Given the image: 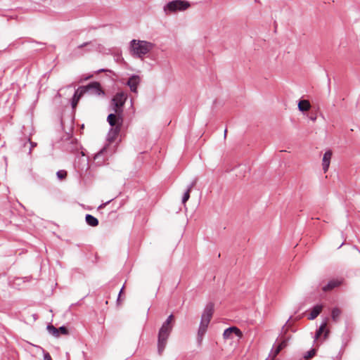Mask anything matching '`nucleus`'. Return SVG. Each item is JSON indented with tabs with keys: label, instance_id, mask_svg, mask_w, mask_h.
Wrapping results in <instances>:
<instances>
[{
	"label": "nucleus",
	"instance_id": "nucleus-16",
	"mask_svg": "<svg viewBox=\"0 0 360 360\" xmlns=\"http://www.w3.org/2000/svg\"><path fill=\"white\" fill-rule=\"evenodd\" d=\"M341 284V281L338 280H331L330 281L327 285H324L322 290L325 292L331 290L336 287H338Z\"/></svg>",
	"mask_w": 360,
	"mask_h": 360
},
{
	"label": "nucleus",
	"instance_id": "nucleus-33",
	"mask_svg": "<svg viewBox=\"0 0 360 360\" xmlns=\"http://www.w3.org/2000/svg\"><path fill=\"white\" fill-rule=\"evenodd\" d=\"M226 133H227V129H225V131H224V137H225V138H226Z\"/></svg>",
	"mask_w": 360,
	"mask_h": 360
},
{
	"label": "nucleus",
	"instance_id": "nucleus-25",
	"mask_svg": "<svg viewBox=\"0 0 360 360\" xmlns=\"http://www.w3.org/2000/svg\"><path fill=\"white\" fill-rule=\"evenodd\" d=\"M58 333L63 334V335H68L69 332L66 327L65 326H60L58 328Z\"/></svg>",
	"mask_w": 360,
	"mask_h": 360
},
{
	"label": "nucleus",
	"instance_id": "nucleus-14",
	"mask_svg": "<svg viewBox=\"0 0 360 360\" xmlns=\"http://www.w3.org/2000/svg\"><path fill=\"white\" fill-rule=\"evenodd\" d=\"M121 127H111V129H110L108 134V140L110 142H113L117 136H118L120 131Z\"/></svg>",
	"mask_w": 360,
	"mask_h": 360
},
{
	"label": "nucleus",
	"instance_id": "nucleus-9",
	"mask_svg": "<svg viewBox=\"0 0 360 360\" xmlns=\"http://www.w3.org/2000/svg\"><path fill=\"white\" fill-rule=\"evenodd\" d=\"M214 313V304L212 302H209L206 304L203 313L201 316V319L210 322V320L212 317Z\"/></svg>",
	"mask_w": 360,
	"mask_h": 360
},
{
	"label": "nucleus",
	"instance_id": "nucleus-10",
	"mask_svg": "<svg viewBox=\"0 0 360 360\" xmlns=\"http://www.w3.org/2000/svg\"><path fill=\"white\" fill-rule=\"evenodd\" d=\"M333 153L330 150H327L324 154L322 160V166L324 173H326L329 168L330 160Z\"/></svg>",
	"mask_w": 360,
	"mask_h": 360
},
{
	"label": "nucleus",
	"instance_id": "nucleus-21",
	"mask_svg": "<svg viewBox=\"0 0 360 360\" xmlns=\"http://www.w3.org/2000/svg\"><path fill=\"white\" fill-rule=\"evenodd\" d=\"M326 326H327L326 321H324L321 324L319 328L316 330V334H315L316 340L318 339L322 335V333L325 331Z\"/></svg>",
	"mask_w": 360,
	"mask_h": 360
},
{
	"label": "nucleus",
	"instance_id": "nucleus-4",
	"mask_svg": "<svg viewBox=\"0 0 360 360\" xmlns=\"http://www.w3.org/2000/svg\"><path fill=\"white\" fill-rule=\"evenodd\" d=\"M127 98V95L124 92H117L112 98V110L115 112L123 113V107Z\"/></svg>",
	"mask_w": 360,
	"mask_h": 360
},
{
	"label": "nucleus",
	"instance_id": "nucleus-11",
	"mask_svg": "<svg viewBox=\"0 0 360 360\" xmlns=\"http://www.w3.org/2000/svg\"><path fill=\"white\" fill-rule=\"evenodd\" d=\"M209 323L210 322L201 319L198 331V340L199 342L202 341V338L207 331Z\"/></svg>",
	"mask_w": 360,
	"mask_h": 360
},
{
	"label": "nucleus",
	"instance_id": "nucleus-24",
	"mask_svg": "<svg viewBox=\"0 0 360 360\" xmlns=\"http://www.w3.org/2000/svg\"><path fill=\"white\" fill-rule=\"evenodd\" d=\"M316 354V350L314 349H311V350L307 352L304 355V359L312 358Z\"/></svg>",
	"mask_w": 360,
	"mask_h": 360
},
{
	"label": "nucleus",
	"instance_id": "nucleus-3",
	"mask_svg": "<svg viewBox=\"0 0 360 360\" xmlns=\"http://www.w3.org/2000/svg\"><path fill=\"white\" fill-rule=\"evenodd\" d=\"M191 6L189 1L186 0H173L167 3L163 11L166 15H170L178 11H184Z\"/></svg>",
	"mask_w": 360,
	"mask_h": 360
},
{
	"label": "nucleus",
	"instance_id": "nucleus-13",
	"mask_svg": "<svg viewBox=\"0 0 360 360\" xmlns=\"http://www.w3.org/2000/svg\"><path fill=\"white\" fill-rule=\"evenodd\" d=\"M85 93L82 86H80L78 89L75 91L71 102L72 108H75L77 106L80 98Z\"/></svg>",
	"mask_w": 360,
	"mask_h": 360
},
{
	"label": "nucleus",
	"instance_id": "nucleus-19",
	"mask_svg": "<svg viewBox=\"0 0 360 360\" xmlns=\"http://www.w3.org/2000/svg\"><path fill=\"white\" fill-rule=\"evenodd\" d=\"M310 108V103L307 100H302L298 103V109L302 112L307 111Z\"/></svg>",
	"mask_w": 360,
	"mask_h": 360
},
{
	"label": "nucleus",
	"instance_id": "nucleus-17",
	"mask_svg": "<svg viewBox=\"0 0 360 360\" xmlns=\"http://www.w3.org/2000/svg\"><path fill=\"white\" fill-rule=\"evenodd\" d=\"M196 183V181H193L187 188L186 191L184 193L183 197H182V203L185 204L190 198V193L192 190V188L195 186Z\"/></svg>",
	"mask_w": 360,
	"mask_h": 360
},
{
	"label": "nucleus",
	"instance_id": "nucleus-12",
	"mask_svg": "<svg viewBox=\"0 0 360 360\" xmlns=\"http://www.w3.org/2000/svg\"><path fill=\"white\" fill-rule=\"evenodd\" d=\"M140 82V77L137 75H132L129 77L127 82V85L133 92L137 91V86Z\"/></svg>",
	"mask_w": 360,
	"mask_h": 360
},
{
	"label": "nucleus",
	"instance_id": "nucleus-7",
	"mask_svg": "<svg viewBox=\"0 0 360 360\" xmlns=\"http://www.w3.org/2000/svg\"><path fill=\"white\" fill-rule=\"evenodd\" d=\"M84 93L89 92L91 94L96 96L104 95V91L102 90L100 83L97 82H91L86 86H82Z\"/></svg>",
	"mask_w": 360,
	"mask_h": 360
},
{
	"label": "nucleus",
	"instance_id": "nucleus-30",
	"mask_svg": "<svg viewBox=\"0 0 360 360\" xmlns=\"http://www.w3.org/2000/svg\"><path fill=\"white\" fill-rule=\"evenodd\" d=\"M108 71V70H105V69H101L98 71V72H107Z\"/></svg>",
	"mask_w": 360,
	"mask_h": 360
},
{
	"label": "nucleus",
	"instance_id": "nucleus-28",
	"mask_svg": "<svg viewBox=\"0 0 360 360\" xmlns=\"http://www.w3.org/2000/svg\"><path fill=\"white\" fill-rule=\"evenodd\" d=\"M29 141H30L29 140ZM30 145H31V147H30V151H29V153H31V150H32V148H34V147H35V146H37V144H36L35 143H32V142H30Z\"/></svg>",
	"mask_w": 360,
	"mask_h": 360
},
{
	"label": "nucleus",
	"instance_id": "nucleus-36",
	"mask_svg": "<svg viewBox=\"0 0 360 360\" xmlns=\"http://www.w3.org/2000/svg\"><path fill=\"white\" fill-rule=\"evenodd\" d=\"M290 319L287 320L285 325L289 322Z\"/></svg>",
	"mask_w": 360,
	"mask_h": 360
},
{
	"label": "nucleus",
	"instance_id": "nucleus-34",
	"mask_svg": "<svg viewBox=\"0 0 360 360\" xmlns=\"http://www.w3.org/2000/svg\"><path fill=\"white\" fill-rule=\"evenodd\" d=\"M316 117H311V120H313V121H315V120H316Z\"/></svg>",
	"mask_w": 360,
	"mask_h": 360
},
{
	"label": "nucleus",
	"instance_id": "nucleus-23",
	"mask_svg": "<svg viewBox=\"0 0 360 360\" xmlns=\"http://www.w3.org/2000/svg\"><path fill=\"white\" fill-rule=\"evenodd\" d=\"M56 175L60 180H63L67 176V172L65 170H59L57 172Z\"/></svg>",
	"mask_w": 360,
	"mask_h": 360
},
{
	"label": "nucleus",
	"instance_id": "nucleus-32",
	"mask_svg": "<svg viewBox=\"0 0 360 360\" xmlns=\"http://www.w3.org/2000/svg\"><path fill=\"white\" fill-rule=\"evenodd\" d=\"M328 333H329V331H328V330H326V332H325V335H324L325 338H326V337H327V335H328Z\"/></svg>",
	"mask_w": 360,
	"mask_h": 360
},
{
	"label": "nucleus",
	"instance_id": "nucleus-1",
	"mask_svg": "<svg viewBox=\"0 0 360 360\" xmlns=\"http://www.w3.org/2000/svg\"><path fill=\"white\" fill-rule=\"evenodd\" d=\"M174 326V316L170 314L166 321L162 323L158 332V352L160 355L163 352L167 339L172 330Z\"/></svg>",
	"mask_w": 360,
	"mask_h": 360
},
{
	"label": "nucleus",
	"instance_id": "nucleus-8",
	"mask_svg": "<svg viewBox=\"0 0 360 360\" xmlns=\"http://www.w3.org/2000/svg\"><path fill=\"white\" fill-rule=\"evenodd\" d=\"M233 335L238 338H241L243 336V333L238 328H237L236 326H231V327L226 328L224 331L223 338L225 340L233 339Z\"/></svg>",
	"mask_w": 360,
	"mask_h": 360
},
{
	"label": "nucleus",
	"instance_id": "nucleus-6",
	"mask_svg": "<svg viewBox=\"0 0 360 360\" xmlns=\"http://www.w3.org/2000/svg\"><path fill=\"white\" fill-rule=\"evenodd\" d=\"M123 113L113 112L108 115L107 121L111 127H122L123 124Z\"/></svg>",
	"mask_w": 360,
	"mask_h": 360
},
{
	"label": "nucleus",
	"instance_id": "nucleus-2",
	"mask_svg": "<svg viewBox=\"0 0 360 360\" xmlns=\"http://www.w3.org/2000/svg\"><path fill=\"white\" fill-rule=\"evenodd\" d=\"M130 44L133 55L138 58H142L154 47V44L151 42L136 39L131 40Z\"/></svg>",
	"mask_w": 360,
	"mask_h": 360
},
{
	"label": "nucleus",
	"instance_id": "nucleus-15",
	"mask_svg": "<svg viewBox=\"0 0 360 360\" xmlns=\"http://www.w3.org/2000/svg\"><path fill=\"white\" fill-rule=\"evenodd\" d=\"M322 308H323L322 305L317 304V305L314 306L312 308V309L309 315L308 319L309 320L315 319L321 312Z\"/></svg>",
	"mask_w": 360,
	"mask_h": 360
},
{
	"label": "nucleus",
	"instance_id": "nucleus-26",
	"mask_svg": "<svg viewBox=\"0 0 360 360\" xmlns=\"http://www.w3.org/2000/svg\"><path fill=\"white\" fill-rule=\"evenodd\" d=\"M44 360H52L51 356L49 352L44 353Z\"/></svg>",
	"mask_w": 360,
	"mask_h": 360
},
{
	"label": "nucleus",
	"instance_id": "nucleus-22",
	"mask_svg": "<svg viewBox=\"0 0 360 360\" xmlns=\"http://www.w3.org/2000/svg\"><path fill=\"white\" fill-rule=\"evenodd\" d=\"M341 314V311L340 309L335 307V308H333L332 311H331V317H332V319L334 321H338V319H339V317Z\"/></svg>",
	"mask_w": 360,
	"mask_h": 360
},
{
	"label": "nucleus",
	"instance_id": "nucleus-20",
	"mask_svg": "<svg viewBox=\"0 0 360 360\" xmlns=\"http://www.w3.org/2000/svg\"><path fill=\"white\" fill-rule=\"evenodd\" d=\"M46 329H47L48 332L53 336H54L56 338L59 337L58 328H56L52 324L48 325L46 327Z\"/></svg>",
	"mask_w": 360,
	"mask_h": 360
},
{
	"label": "nucleus",
	"instance_id": "nucleus-29",
	"mask_svg": "<svg viewBox=\"0 0 360 360\" xmlns=\"http://www.w3.org/2000/svg\"><path fill=\"white\" fill-rule=\"evenodd\" d=\"M89 44V42H85V43L78 46V48L82 49V48L84 47L85 46L88 45Z\"/></svg>",
	"mask_w": 360,
	"mask_h": 360
},
{
	"label": "nucleus",
	"instance_id": "nucleus-27",
	"mask_svg": "<svg viewBox=\"0 0 360 360\" xmlns=\"http://www.w3.org/2000/svg\"><path fill=\"white\" fill-rule=\"evenodd\" d=\"M113 199H111L107 202H105V203H103L101 204L99 207H98V209H102V208H104L108 203H110Z\"/></svg>",
	"mask_w": 360,
	"mask_h": 360
},
{
	"label": "nucleus",
	"instance_id": "nucleus-5",
	"mask_svg": "<svg viewBox=\"0 0 360 360\" xmlns=\"http://www.w3.org/2000/svg\"><path fill=\"white\" fill-rule=\"evenodd\" d=\"M291 339V335L286 336L283 335L280 337V342L277 345H274V350L271 351L272 359L274 360L276 356L280 352L288 345L289 340Z\"/></svg>",
	"mask_w": 360,
	"mask_h": 360
},
{
	"label": "nucleus",
	"instance_id": "nucleus-31",
	"mask_svg": "<svg viewBox=\"0 0 360 360\" xmlns=\"http://www.w3.org/2000/svg\"><path fill=\"white\" fill-rule=\"evenodd\" d=\"M122 290H123V288H122L121 289V290L120 291L119 297H118L117 301H119V300H120V297L121 293L122 292Z\"/></svg>",
	"mask_w": 360,
	"mask_h": 360
},
{
	"label": "nucleus",
	"instance_id": "nucleus-18",
	"mask_svg": "<svg viewBox=\"0 0 360 360\" xmlns=\"http://www.w3.org/2000/svg\"><path fill=\"white\" fill-rule=\"evenodd\" d=\"M86 222L91 226H96L98 225V220L91 214H87L85 217Z\"/></svg>",
	"mask_w": 360,
	"mask_h": 360
},
{
	"label": "nucleus",
	"instance_id": "nucleus-35",
	"mask_svg": "<svg viewBox=\"0 0 360 360\" xmlns=\"http://www.w3.org/2000/svg\"><path fill=\"white\" fill-rule=\"evenodd\" d=\"M342 245H343V243H342L341 245H340V246H339V248H341V247L342 246Z\"/></svg>",
	"mask_w": 360,
	"mask_h": 360
}]
</instances>
